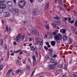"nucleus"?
<instances>
[{
	"label": "nucleus",
	"instance_id": "1",
	"mask_svg": "<svg viewBox=\"0 0 77 77\" xmlns=\"http://www.w3.org/2000/svg\"><path fill=\"white\" fill-rule=\"evenodd\" d=\"M26 2L24 1H20L19 3V5L20 8H23L24 7V5H26Z\"/></svg>",
	"mask_w": 77,
	"mask_h": 77
},
{
	"label": "nucleus",
	"instance_id": "2",
	"mask_svg": "<svg viewBox=\"0 0 77 77\" xmlns=\"http://www.w3.org/2000/svg\"><path fill=\"white\" fill-rule=\"evenodd\" d=\"M21 35V34H18L16 38L15 39V41L18 43H20V37Z\"/></svg>",
	"mask_w": 77,
	"mask_h": 77
},
{
	"label": "nucleus",
	"instance_id": "3",
	"mask_svg": "<svg viewBox=\"0 0 77 77\" xmlns=\"http://www.w3.org/2000/svg\"><path fill=\"white\" fill-rule=\"evenodd\" d=\"M56 67L53 65H49L48 69H56Z\"/></svg>",
	"mask_w": 77,
	"mask_h": 77
},
{
	"label": "nucleus",
	"instance_id": "4",
	"mask_svg": "<svg viewBox=\"0 0 77 77\" xmlns=\"http://www.w3.org/2000/svg\"><path fill=\"white\" fill-rule=\"evenodd\" d=\"M3 15L5 17H10V14L9 12H5L3 13Z\"/></svg>",
	"mask_w": 77,
	"mask_h": 77
},
{
	"label": "nucleus",
	"instance_id": "5",
	"mask_svg": "<svg viewBox=\"0 0 77 77\" xmlns=\"http://www.w3.org/2000/svg\"><path fill=\"white\" fill-rule=\"evenodd\" d=\"M6 4L7 6H12V5H13V2L12 1H9L7 2Z\"/></svg>",
	"mask_w": 77,
	"mask_h": 77
},
{
	"label": "nucleus",
	"instance_id": "6",
	"mask_svg": "<svg viewBox=\"0 0 77 77\" xmlns=\"http://www.w3.org/2000/svg\"><path fill=\"white\" fill-rule=\"evenodd\" d=\"M6 6L5 4L0 3V8L2 9H5L6 8Z\"/></svg>",
	"mask_w": 77,
	"mask_h": 77
},
{
	"label": "nucleus",
	"instance_id": "7",
	"mask_svg": "<svg viewBox=\"0 0 77 77\" xmlns=\"http://www.w3.org/2000/svg\"><path fill=\"white\" fill-rule=\"evenodd\" d=\"M39 44L40 45L42 46L43 45V39L40 38L39 40Z\"/></svg>",
	"mask_w": 77,
	"mask_h": 77
},
{
	"label": "nucleus",
	"instance_id": "8",
	"mask_svg": "<svg viewBox=\"0 0 77 77\" xmlns=\"http://www.w3.org/2000/svg\"><path fill=\"white\" fill-rule=\"evenodd\" d=\"M39 44V39L38 38H37L35 40V42L34 45H36Z\"/></svg>",
	"mask_w": 77,
	"mask_h": 77
},
{
	"label": "nucleus",
	"instance_id": "9",
	"mask_svg": "<svg viewBox=\"0 0 77 77\" xmlns=\"http://www.w3.org/2000/svg\"><path fill=\"white\" fill-rule=\"evenodd\" d=\"M56 42H55V41H53L51 42V45L53 46H55V45H56Z\"/></svg>",
	"mask_w": 77,
	"mask_h": 77
},
{
	"label": "nucleus",
	"instance_id": "10",
	"mask_svg": "<svg viewBox=\"0 0 77 77\" xmlns=\"http://www.w3.org/2000/svg\"><path fill=\"white\" fill-rule=\"evenodd\" d=\"M38 10H34L33 12V14L34 15H36L37 14H38Z\"/></svg>",
	"mask_w": 77,
	"mask_h": 77
},
{
	"label": "nucleus",
	"instance_id": "11",
	"mask_svg": "<svg viewBox=\"0 0 77 77\" xmlns=\"http://www.w3.org/2000/svg\"><path fill=\"white\" fill-rule=\"evenodd\" d=\"M54 22L55 23H56V24H57V25H60V21H56V20H55L54 21Z\"/></svg>",
	"mask_w": 77,
	"mask_h": 77
},
{
	"label": "nucleus",
	"instance_id": "12",
	"mask_svg": "<svg viewBox=\"0 0 77 77\" xmlns=\"http://www.w3.org/2000/svg\"><path fill=\"white\" fill-rule=\"evenodd\" d=\"M54 38L55 40H58L59 39V36L58 34L57 35H55L54 36Z\"/></svg>",
	"mask_w": 77,
	"mask_h": 77
},
{
	"label": "nucleus",
	"instance_id": "13",
	"mask_svg": "<svg viewBox=\"0 0 77 77\" xmlns=\"http://www.w3.org/2000/svg\"><path fill=\"white\" fill-rule=\"evenodd\" d=\"M30 32L32 35H35V33L36 32V31L34 30H31Z\"/></svg>",
	"mask_w": 77,
	"mask_h": 77
},
{
	"label": "nucleus",
	"instance_id": "14",
	"mask_svg": "<svg viewBox=\"0 0 77 77\" xmlns=\"http://www.w3.org/2000/svg\"><path fill=\"white\" fill-rule=\"evenodd\" d=\"M14 12L15 13H18L19 12V10L17 8H15L14 10Z\"/></svg>",
	"mask_w": 77,
	"mask_h": 77
},
{
	"label": "nucleus",
	"instance_id": "15",
	"mask_svg": "<svg viewBox=\"0 0 77 77\" xmlns=\"http://www.w3.org/2000/svg\"><path fill=\"white\" fill-rule=\"evenodd\" d=\"M49 8V3L48 2L47 3V5H46V6L45 7V10L48 9Z\"/></svg>",
	"mask_w": 77,
	"mask_h": 77
},
{
	"label": "nucleus",
	"instance_id": "16",
	"mask_svg": "<svg viewBox=\"0 0 77 77\" xmlns=\"http://www.w3.org/2000/svg\"><path fill=\"white\" fill-rule=\"evenodd\" d=\"M14 9V7L13 6H9L8 8V10H10L11 9Z\"/></svg>",
	"mask_w": 77,
	"mask_h": 77
},
{
	"label": "nucleus",
	"instance_id": "17",
	"mask_svg": "<svg viewBox=\"0 0 77 77\" xmlns=\"http://www.w3.org/2000/svg\"><path fill=\"white\" fill-rule=\"evenodd\" d=\"M6 29H7V30L8 32H10V31L11 30V27H9V28H8V25L7 26H6Z\"/></svg>",
	"mask_w": 77,
	"mask_h": 77
},
{
	"label": "nucleus",
	"instance_id": "18",
	"mask_svg": "<svg viewBox=\"0 0 77 77\" xmlns=\"http://www.w3.org/2000/svg\"><path fill=\"white\" fill-rule=\"evenodd\" d=\"M58 3L60 5H62V0H58Z\"/></svg>",
	"mask_w": 77,
	"mask_h": 77
},
{
	"label": "nucleus",
	"instance_id": "19",
	"mask_svg": "<svg viewBox=\"0 0 77 77\" xmlns=\"http://www.w3.org/2000/svg\"><path fill=\"white\" fill-rule=\"evenodd\" d=\"M60 32H62L63 33H66V30L65 29H61L60 30Z\"/></svg>",
	"mask_w": 77,
	"mask_h": 77
},
{
	"label": "nucleus",
	"instance_id": "20",
	"mask_svg": "<svg viewBox=\"0 0 77 77\" xmlns=\"http://www.w3.org/2000/svg\"><path fill=\"white\" fill-rule=\"evenodd\" d=\"M63 40L64 41H65L66 40H67L68 39V37H66V36H64L63 38Z\"/></svg>",
	"mask_w": 77,
	"mask_h": 77
},
{
	"label": "nucleus",
	"instance_id": "21",
	"mask_svg": "<svg viewBox=\"0 0 77 77\" xmlns=\"http://www.w3.org/2000/svg\"><path fill=\"white\" fill-rule=\"evenodd\" d=\"M58 35L59 36H60V38H59V39L60 40H62V35L60 33H59L58 34Z\"/></svg>",
	"mask_w": 77,
	"mask_h": 77
},
{
	"label": "nucleus",
	"instance_id": "22",
	"mask_svg": "<svg viewBox=\"0 0 77 77\" xmlns=\"http://www.w3.org/2000/svg\"><path fill=\"white\" fill-rule=\"evenodd\" d=\"M20 39H24V36L23 35H20Z\"/></svg>",
	"mask_w": 77,
	"mask_h": 77
},
{
	"label": "nucleus",
	"instance_id": "23",
	"mask_svg": "<svg viewBox=\"0 0 77 77\" xmlns=\"http://www.w3.org/2000/svg\"><path fill=\"white\" fill-rule=\"evenodd\" d=\"M52 57V54H51L48 56V58L49 59H51Z\"/></svg>",
	"mask_w": 77,
	"mask_h": 77
},
{
	"label": "nucleus",
	"instance_id": "24",
	"mask_svg": "<svg viewBox=\"0 0 77 77\" xmlns=\"http://www.w3.org/2000/svg\"><path fill=\"white\" fill-rule=\"evenodd\" d=\"M11 70H12V69H10L9 70V71H8L7 73V75H8L10 74V73H11V72L12 71Z\"/></svg>",
	"mask_w": 77,
	"mask_h": 77
},
{
	"label": "nucleus",
	"instance_id": "25",
	"mask_svg": "<svg viewBox=\"0 0 77 77\" xmlns=\"http://www.w3.org/2000/svg\"><path fill=\"white\" fill-rule=\"evenodd\" d=\"M20 51H21V49H20L18 51H14V53H19V52H20Z\"/></svg>",
	"mask_w": 77,
	"mask_h": 77
},
{
	"label": "nucleus",
	"instance_id": "26",
	"mask_svg": "<svg viewBox=\"0 0 77 77\" xmlns=\"http://www.w3.org/2000/svg\"><path fill=\"white\" fill-rule=\"evenodd\" d=\"M69 43L68 44H72V40H71V39L70 38H69Z\"/></svg>",
	"mask_w": 77,
	"mask_h": 77
},
{
	"label": "nucleus",
	"instance_id": "27",
	"mask_svg": "<svg viewBox=\"0 0 77 77\" xmlns=\"http://www.w3.org/2000/svg\"><path fill=\"white\" fill-rule=\"evenodd\" d=\"M32 59L34 61H36V57H35V55H34L32 56Z\"/></svg>",
	"mask_w": 77,
	"mask_h": 77
},
{
	"label": "nucleus",
	"instance_id": "28",
	"mask_svg": "<svg viewBox=\"0 0 77 77\" xmlns=\"http://www.w3.org/2000/svg\"><path fill=\"white\" fill-rule=\"evenodd\" d=\"M54 64H53V65H54L55 67L57 66V62H54Z\"/></svg>",
	"mask_w": 77,
	"mask_h": 77
},
{
	"label": "nucleus",
	"instance_id": "29",
	"mask_svg": "<svg viewBox=\"0 0 77 77\" xmlns=\"http://www.w3.org/2000/svg\"><path fill=\"white\" fill-rule=\"evenodd\" d=\"M27 23V21L26 20H25V21H23L22 22V24H23V25H25Z\"/></svg>",
	"mask_w": 77,
	"mask_h": 77
},
{
	"label": "nucleus",
	"instance_id": "30",
	"mask_svg": "<svg viewBox=\"0 0 77 77\" xmlns=\"http://www.w3.org/2000/svg\"><path fill=\"white\" fill-rule=\"evenodd\" d=\"M30 48H31V50H32V51H33V50H34V47L33 46H31L30 47Z\"/></svg>",
	"mask_w": 77,
	"mask_h": 77
},
{
	"label": "nucleus",
	"instance_id": "31",
	"mask_svg": "<svg viewBox=\"0 0 77 77\" xmlns=\"http://www.w3.org/2000/svg\"><path fill=\"white\" fill-rule=\"evenodd\" d=\"M8 11H9V12H14V9L9 10Z\"/></svg>",
	"mask_w": 77,
	"mask_h": 77
},
{
	"label": "nucleus",
	"instance_id": "32",
	"mask_svg": "<svg viewBox=\"0 0 77 77\" xmlns=\"http://www.w3.org/2000/svg\"><path fill=\"white\" fill-rule=\"evenodd\" d=\"M74 26L75 27H77V20H76Z\"/></svg>",
	"mask_w": 77,
	"mask_h": 77
},
{
	"label": "nucleus",
	"instance_id": "33",
	"mask_svg": "<svg viewBox=\"0 0 77 77\" xmlns=\"http://www.w3.org/2000/svg\"><path fill=\"white\" fill-rule=\"evenodd\" d=\"M35 34L36 35V36H38L39 35V32H38V31H36L35 32Z\"/></svg>",
	"mask_w": 77,
	"mask_h": 77
},
{
	"label": "nucleus",
	"instance_id": "34",
	"mask_svg": "<svg viewBox=\"0 0 77 77\" xmlns=\"http://www.w3.org/2000/svg\"><path fill=\"white\" fill-rule=\"evenodd\" d=\"M63 63H61V65H59V67L60 68H62V66H63Z\"/></svg>",
	"mask_w": 77,
	"mask_h": 77
},
{
	"label": "nucleus",
	"instance_id": "35",
	"mask_svg": "<svg viewBox=\"0 0 77 77\" xmlns=\"http://www.w3.org/2000/svg\"><path fill=\"white\" fill-rule=\"evenodd\" d=\"M4 12V11L1 8H0V13H2V12Z\"/></svg>",
	"mask_w": 77,
	"mask_h": 77
},
{
	"label": "nucleus",
	"instance_id": "36",
	"mask_svg": "<svg viewBox=\"0 0 77 77\" xmlns=\"http://www.w3.org/2000/svg\"><path fill=\"white\" fill-rule=\"evenodd\" d=\"M55 62L54 60V59H51L50 60V62L51 63H54Z\"/></svg>",
	"mask_w": 77,
	"mask_h": 77
},
{
	"label": "nucleus",
	"instance_id": "37",
	"mask_svg": "<svg viewBox=\"0 0 77 77\" xmlns=\"http://www.w3.org/2000/svg\"><path fill=\"white\" fill-rule=\"evenodd\" d=\"M34 50L35 51H38V47H35V48Z\"/></svg>",
	"mask_w": 77,
	"mask_h": 77
},
{
	"label": "nucleus",
	"instance_id": "38",
	"mask_svg": "<svg viewBox=\"0 0 77 77\" xmlns=\"http://www.w3.org/2000/svg\"><path fill=\"white\" fill-rule=\"evenodd\" d=\"M3 69V66L2 65H0V71Z\"/></svg>",
	"mask_w": 77,
	"mask_h": 77
},
{
	"label": "nucleus",
	"instance_id": "39",
	"mask_svg": "<svg viewBox=\"0 0 77 77\" xmlns=\"http://www.w3.org/2000/svg\"><path fill=\"white\" fill-rule=\"evenodd\" d=\"M54 35L53 34H51L49 35L50 38H52L53 37Z\"/></svg>",
	"mask_w": 77,
	"mask_h": 77
},
{
	"label": "nucleus",
	"instance_id": "40",
	"mask_svg": "<svg viewBox=\"0 0 77 77\" xmlns=\"http://www.w3.org/2000/svg\"><path fill=\"white\" fill-rule=\"evenodd\" d=\"M70 23L71 24H73V23H74V20H72L70 21Z\"/></svg>",
	"mask_w": 77,
	"mask_h": 77
},
{
	"label": "nucleus",
	"instance_id": "41",
	"mask_svg": "<svg viewBox=\"0 0 77 77\" xmlns=\"http://www.w3.org/2000/svg\"><path fill=\"white\" fill-rule=\"evenodd\" d=\"M1 41L2 42L1 44V45L3 46V39H1Z\"/></svg>",
	"mask_w": 77,
	"mask_h": 77
},
{
	"label": "nucleus",
	"instance_id": "42",
	"mask_svg": "<svg viewBox=\"0 0 77 77\" xmlns=\"http://www.w3.org/2000/svg\"><path fill=\"white\" fill-rule=\"evenodd\" d=\"M57 54H54L53 57L54 58H56V57H57Z\"/></svg>",
	"mask_w": 77,
	"mask_h": 77
},
{
	"label": "nucleus",
	"instance_id": "43",
	"mask_svg": "<svg viewBox=\"0 0 77 77\" xmlns=\"http://www.w3.org/2000/svg\"><path fill=\"white\" fill-rule=\"evenodd\" d=\"M53 35H57V32H53Z\"/></svg>",
	"mask_w": 77,
	"mask_h": 77
},
{
	"label": "nucleus",
	"instance_id": "44",
	"mask_svg": "<svg viewBox=\"0 0 77 77\" xmlns=\"http://www.w3.org/2000/svg\"><path fill=\"white\" fill-rule=\"evenodd\" d=\"M66 9L68 11H71V10H70V9L69 8H68L66 7Z\"/></svg>",
	"mask_w": 77,
	"mask_h": 77
},
{
	"label": "nucleus",
	"instance_id": "45",
	"mask_svg": "<svg viewBox=\"0 0 77 77\" xmlns=\"http://www.w3.org/2000/svg\"><path fill=\"white\" fill-rule=\"evenodd\" d=\"M56 17L57 20H59L60 19V17H58L57 15L56 16Z\"/></svg>",
	"mask_w": 77,
	"mask_h": 77
},
{
	"label": "nucleus",
	"instance_id": "46",
	"mask_svg": "<svg viewBox=\"0 0 77 77\" xmlns=\"http://www.w3.org/2000/svg\"><path fill=\"white\" fill-rule=\"evenodd\" d=\"M67 66H66V65H65V67L64 68V69H67Z\"/></svg>",
	"mask_w": 77,
	"mask_h": 77
},
{
	"label": "nucleus",
	"instance_id": "47",
	"mask_svg": "<svg viewBox=\"0 0 77 77\" xmlns=\"http://www.w3.org/2000/svg\"><path fill=\"white\" fill-rule=\"evenodd\" d=\"M30 69V67L29 66H27L26 67V69L27 70H29Z\"/></svg>",
	"mask_w": 77,
	"mask_h": 77
},
{
	"label": "nucleus",
	"instance_id": "48",
	"mask_svg": "<svg viewBox=\"0 0 77 77\" xmlns=\"http://www.w3.org/2000/svg\"><path fill=\"white\" fill-rule=\"evenodd\" d=\"M36 61H34L33 62V65H36Z\"/></svg>",
	"mask_w": 77,
	"mask_h": 77
},
{
	"label": "nucleus",
	"instance_id": "49",
	"mask_svg": "<svg viewBox=\"0 0 77 77\" xmlns=\"http://www.w3.org/2000/svg\"><path fill=\"white\" fill-rule=\"evenodd\" d=\"M48 51H50L51 53H53V51L51 50V49H49Z\"/></svg>",
	"mask_w": 77,
	"mask_h": 77
},
{
	"label": "nucleus",
	"instance_id": "50",
	"mask_svg": "<svg viewBox=\"0 0 77 77\" xmlns=\"http://www.w3.org/2000/svg\"><path fill=\"white\" fill-rule=\"evenodd\" d=\"M44 48L46 50H48V48L47 46H45Z\"/></svg>",
	"mask_w": 77,
	"mask_h": 77
},
{
	"label": "nucleus",
	"instance_id": "51",
	"mask_svg": "<svg viewBox=\"0 0 77 77\" xmlns=\"http://www.w3.org/2000/svg\"><path fill=\"white\" fill-rule=\"evenodd\" d=\"M23 13L24 14H27V12H26V11H23Z\"/></svg>",
	"mask_w": 77,
	"mask_h": 77
},
{
	"label": "nucleus",
	"instance_id": "52",
	"mask_svg": "<svg viewBox=\"0 0 77 77\" xmlns=\"http://www.w3.org/2000/svg\"><path fill=\"white\" fill-rule=\"evenodd\" d=\"M13 44L14 45H17V42H14V43H13Z\"/></svg>",
	"mask_w": 77,
	"mask_h": 77
},
{
	"label": "nucleus",
	"instance_id": "53",
	"mask_svg": "<svg viewBox=\"0 0 77 77\" xmlns=\"http://www.w3.org/2000/svg\"><path fill=\"white\" fill-rule=\"evenodd\" d=\"M20 69L17 70V71H16V73H17V74H18V73H19V72H20Z\"/></svg>",
	"mask_w": 77,
	"mask_h": 77
},
{
	"label": "nucleus",
	"instance_id": "54",
	"mask_svg": "<svg viewBox=\"0 0 77 77\" xmlns=\"http://www.w3.org/2000/svg\"><path fill=\"white\" fill-rule=\"evenodd\" d=\"M20 63V62L19 61H17L16 62V63L17 65H18V64Z\"/></svg>",
	"mask_w": 77,
	"mask_h": 77
},
{
	"label": "nucleus",
	"instance_id": "55",
	"mask_svg": "<svg viewBox=\"0 0 77 77\" xmlns=\"http://www.w3.org/2000/svg\"><path fill=\"white\" fill-rule=\"evenodd\" d=\"M73 77H77V74L76 73L73 75Z\"/></svg>",
	"mask_w": 77,
	"mask_h": 77
},
{
	"label": "nucleus",
	"instance_id": "56",
	"mask_svg": "<svg viewBox=\"0 0 77 77\" xmlns=\"http://www.w3.org/2000/svg\"><path fill=\"white\" fill-rule=\"evenodd\" d=\"M46 28L47 29H49V28H50V27L49 26H46Z\"/></svg>",
	"mask_w": 77,
	"mask_h": 77
},
{
	"label": "nucleus",
	"instance_id": "57",
	"mask_svg": "<svg viewBox=\"0 0 77 77\" xmlns=\"http://www.w3.org/2000/svg\"><path fill=\"white\" fill-rule=\"evenodd\" d=\"M57 41V42H58V43H59L60 42V39H59H59H58V40H56Z\"/></svg>",
	"mask_w": 77,
	"mask_h": 77
},
{
	"label": "nucleus",
	"instance_id": "58",
	"mask_svg": "<svg viewBox=\"0 0 77 77\" xmlns=\"http://www.w3.org/2000/svg\"><path fill=\"white\" fill-rule=\"evenodd\" d=\"M59 8V10L60 11H61L62 10H63V8L61 7H60V8Z\"/></svg>",
	"mask_w": 77,
	"mask_h": 77
},
{
	"label": "nucleus",
	"instance_id": "59",
	"mask_svg": "<svg viewBox=\"0 0 77 77\" xmlns=\"http://www.w3.org/2000/svg\"><path fill=\"white\" fill-rule=\"evenodd\" d=\"M57 26V25H56V24H55L54 25L53 27L54 28H56Z\"/></svg>",
	"mask_w": 77,
	"mask_h": 77
},
{
	"label": "nucleus",
	"instance_id": "60",
	"mask_svg": "<svg viewBox=\"0 0 77 77\" xmlns=\"http://www.w3.org/2000/svg\"><path fill=\"white\" fill-rule=\"evenodd\" d=\"M62 21H64V22H65V23H66V21L65 20V19H63L62 20Z\"/></svg>",
	"mask_w": 77,
	"mask_h": 77
},
{
	"label": "nucleus",
	"instance_id": "61",
	"mask_svg": "<svg viewBox=\"0 0 77 77\" xmlns=\"http://www.w3.org/2000/svg\"><path fill=\"white\" fill-rule=\"evenodd\" d=\"M72 63V60H70L69 61V64H71V63Z\"/></svg>",
	"mask_w": 77,
	"mask_h": 77
},
{
	"label": "nucleus",
	"instance_id": "62",
	"mask_svg": "<svg viewBox=\"0 0 77 77\" xmlns=\"http://www.w3.org/2000/svg\"><path fill=\"white\" fill-rule=\"evenodd\" d=\"M55 74L56 75H57V74H59V72H55Z\"/></svg>",
	"mask_w": 77,
	"mask_h": 77
},
{
	"label": "nucleus",
	"instance_id": "63",
	"mask_svg": "<svg viewBox=\"0 0 77 77\" xmlns=\"http://www.w3.org/2000/svg\"><path fill=\"white\" fill-rule=\"evenodd\" d=\"M64 20H65H65H68V18H67V17H64Z\"/></svg>",
	"mask_w": 77,
	"mask_h": 77
},
{
	"label": "nucleus",
	"instance_id": "64",
	"mask_svg": "<svg viewBox=\"0 0 77 77\" xmlns=\"http://www.w3.org/2000/svg\"><path fill=\"white\" fill-rule=\"evenodd\" d=\"M62 77H68L66 75H63Z\"/></svg>",
	"mask_w": 77,
	"mask_h": 77
}]
</instances>
